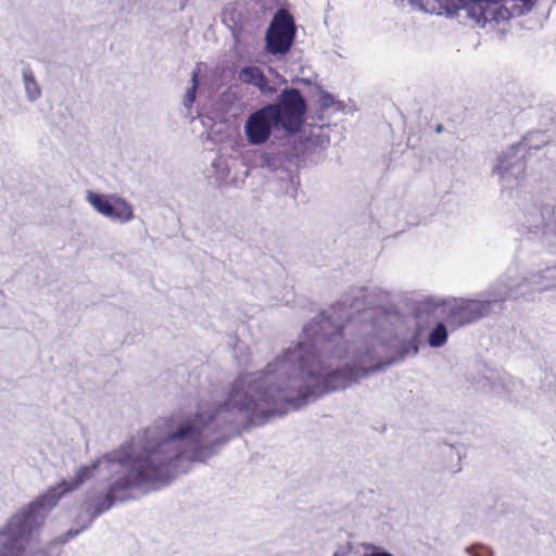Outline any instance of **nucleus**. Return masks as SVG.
<instances>
[{"instance_id": "nucleus-1", "label": "nucleus", "mask_w": 556, "mask_h": 556, "mask_svg": "<svg viewBox=\"0 0 556 556\" xmlns=\"http://www.w3.org/2000/svg\"><path fill=\"white\" fill-rule=\"evenodd\" d=\"M371 292L355 288L303 326L296 342L283 348L262 370L239 374L217 401L201 392L194 405L174 412L96 459L80 466L17 510L0 529V556H20L61 497L94 472H105V492L88 493L87 522L59 538L64 544L117 502L155 491L182 471L184 463L204 462L227 439L220 428L240 417L263 425L321 395L345 389L397 364V314L372 306Z\"/></svg>"}, {"instance_id": "nucleus-2", "label": "nucleus", "mask_w": 556, "mask_h": 556, "mask_svg": "<svg viewBox=\"0 0 556 556\" xmlns=\"http://www.w3.org/2000/svg\"><path fill=\"white\" fill-rule=\"evenodd\" d=\"M556 288V266L538 269L523 277L516 268H509L502 277L479 294L482 303L488 304L490 314L502 309L507 300H517L534 292Z\"/></svg>"}, {"instance_id": "nucleus-3", "label": "nucleus", "mask_w": 556, "mask_h": 556, "mask_svg": "<svg viewBox=\"0 0 556 556\" xmlns=\"http://www.w3.org/2000/svg\"><path fill=\"white\" fill-rule=\"evenodd\" d=\"M520 230L533 235L547 250L556 249V207L549 203L529 205L519 218Z\"/></svg>"}, {"instance_id": "nucleus-4", "label": "nucleus", "mask_w": 556, "mask_h": 556, "mask_svg": "<svg viewBox=\"0 0 556 556\" xmlns=\"http://www.w3.org/2000/svg\"><path fill=\"white\" fill-rule=\"evenodd\" d=\"M488 304L481 302L480 298H446L437 304L441 318L448 325L451 330H456L475 324L489 316Z\"/></svg>"}, {"instance_id": "nucleus-5", "label": "nucleus", "mask_w": 556, "mask_h": 556, "mask_svg": "<svg viewBox=\"0 0 556 556\" xmlns=\"http://www.w3.org/2000/svg\"><path fill=\"white\" fill-rule=\"evenodd\" d=\"M268 105L274 106V116L278 129L289 135L300 131L307 106L305 99L298 89H283L277 101Z\"/></svg>"}, {"instance_id": "nucleus-6", "label": "nucleus", "mask_w": 556, "mask_h": 556, "mask_svg": "<svg viewBox=\"0 0 556 556\" xmlns=\"http://www.w3.org/2000/svg\"><path fill=\"white\" fill-rule=\"evenodd\" d=\"M296 34L293 16L286 10H278L265 35V48L271 55H285L290 51Z\"/></svg>"}, {"instance_id": "nucleus-7", "label": "nucleus", "mask_w": 556, "mask_h": 556, "mask_svg": "<svg viewBox=\"0 0 556 556\" xmlns=\"http://www.w3.org/2000/svg\"><path fill=\"white\" fill-rule=\"evenodd\" d=\"M86 201L98 214L111 222L127 224L135 218L132 205L117 194L87 191Z\"/></svg>"}, {"instance_id": "nucleus-8", "label": "nucleus", "mask_w": 556, "mask_h": 556, "mask_svg": "<svg viewBox=\"0 0 556 556\" xmlns=\"http://www.w3.org/2000/svg\"><path fill=\"white\" fill-rule=\"evenodd\" d=\"M472 386L475 390L486 394L506 396L517 401L523 384L506 371L486 370L485 374L473 378Z\"/></svg>"}, {"instance_id": "nucleus-9", "label": "nucleus", "mask_w": 556, "mask_h": 556, "mask_svg": "<svg viewBox=\"0 0 556 556\" xmlns=\"http://www.w3.org/2000/svg\"><path fill=\"white\" fill-rule=\"evenodd\" d=\"M526 153L519 146L513 144L497 159L493 174L498 177L500 182L506 189H513L521 182L526 173Z\"/></svg>"}, {"instance_id": "nucleus-10", "label": "nucleus", "mask_w": 556, "mask_h": 556, "mask_svg": "<svg viewBox=\"0 0 556 556\" xmlns=\"http://www.w3.org/2000/svg\"><path fill=\"white\" fill-rule=\"evenodd\" d=\"M243 129L250 144L262 146L266 143L273 130L278 129L274 116V106L267 104L251 113L245 119Z\"/></svg>"}, {"instance_id": "nucleus-11", "label": "nucleus", "mask_w": 556, "mask_h": 556, "mask_svg": "<svg viewBox=\"0 0 556 556\" xmlns=\"http://www.w3.org/2000/svg\"><path fill=\"white\" fill-rule=\"evenodd\" d=\"M239 79L249 85H253L264 94H271L276 88L269 84L263 72L256 66H245L238 73Z\"/></svg>"}, {"instance_id": "nucleus-12", "label": "nucleus", "mask_w": 556, "mask_h": 556, "mask_svg": "<svg viewBox=\"0 0 556 556\" xmlns=\"http://www.w3.org/2000/svg\"><path fill=\"white\" fill-rule=\"evenodd\" d=\"M549 136L544 131H531L527 134L517 144L527 154L531 150H538L549 142Z\"/></svg>"}, {"instance_id": "nucleus-13", "label": "nucleus", "mask_w": 556, "mask_h": 556, "mask_svg": "<svg viewBox=\"0 0 556 556\" xmlns=\"http://www.w3.org/2000/svg\"><path fill=\"white\" fill-rule=\"evenodd\" d=\"M22 78L26 99L29 102L37 101L41 97V87L35 78L34 72L28 66L23 67Z\"/></svg>"}, {"instance_id": "nucleus-14", "label": "nucleus", "mask_w": 556, "mask_h": 556, "mask_svg": "<svg viewBox=\"0 0 556 556\" xmlns=\"http://www.w3.org/2000/svg\"><path fill=\"white\" fill-rule=\"evenodd\" d=\"M447 326L446 323H439L430 331L428 342L432 348H441L446 343L447 340Z\"/></svg>"}, {"instance_id": "nucleus-15", "label": "nucleus", "mask_w": 556, "mask_h": 556, "mask_svg": "<svg viewBox=\"0 0 556 556\" xmlns=\"http://www.w3.org/2000/svg\"><path fill=\"white\" fill-rule=\"evenodd\" d=\"M191 83H192V86L187 90L185 98H184V105L186 108H191V105L195 101V93H197V89L199 86V70H194L192 72Z\"/></svg>"}, {"instance_id": "nucleus-16", "label": "nucleus", "mask_w": 556, "mask_h": 556, "mask_svg": "<svg viewBox=\"0 0 556 556\" xmlns=\"http://www.w3.org/2000/svg\"><path fill=\"white\" fill-rule=\"evenodd\" d=\"M468 15L477 22L486 21L485 12L481 3H473L468 8Z\"/></svg>"}, {"instance_id": "nucleus-17", "label": "nucleus", "mask_w": 556, "mask_h": 556, "mask_svg": "<svg viewBox=\"0 0 556 556\" xmlns=\"http://www.w3.org/2000/svg\"><path fill=\"white\" fill-rule=\"evenodd\" d=\"M319 102L323 109H328L334 104V98L328 92H323L320 94Z\"/></svg>"}, {"instance_id": "nucleus-18", "label": "nucleus", "mask_w": 556, "mask_h": 556, "mask_svg": "<svg viewBox=\"0 0 556 556\" xmlns=\"http://www.w3.org/2000/svg\"><path fill=\"white\" fill-rule=\"evenodd\" d=\"M466 551L472 556H492V553L486 548H480L479 551L473 552L472 548L467 547Z\"/></svg>"}, {"instance_id": "nucleus-19", "label": "nucleus", "mask_w": 556, "mask_h": 556, "mask_svg": "<svg viewBox=\"0 0 556 556\" xmlns=\"http://www.w3.org/2000/svg\"><path fill=\"white\" fill-rule=\"evenodd\" d=\"M367 556H393V555L386 551H379V552H372L371 554H369Z\"/></svg>"}, {"instance_id": "nucleus-20", "label": "nucleus", "mask_w": 556, "mask_h": 556, "mask_svg": "<svg viewBox=\"0 0 556 556\" xmlns=\"http://www.w3.org/2000/svg\"><path fill=\"white\" fill-rule=\"evenodd\" d=\"M475 3L493 2V0H472Z\"/></svg>"}, {"instance_id": "nucleus-21", "label": "nucleus", "mask_w": 556, "mask_h": 556, "mask_svg": "<svg viewBox=\"0 0 556 556\" xmlns=\"http://www.w3.org/2000/svg\"><path fill=\"white\" fill-rule=\"evenodd\" d=\"M437 130H438V131H441V130H442V126H439V127L437 128Z\"/></svg>"}]
</instances>
